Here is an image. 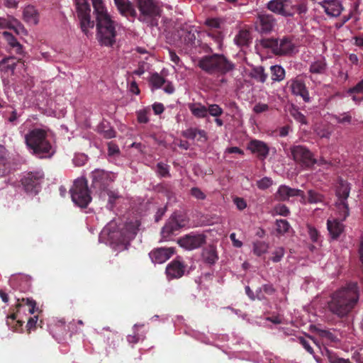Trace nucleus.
Listing matches in <instances>:
<instances>
[{
	"mask_svg": "<svg viewBox=\"0 0 363 363\" xmlns=\"http://www.w3.org/2000/svg\"><path fill=\"white\" fill-rule=\"evenodd\" d=\"M191 195L199 200H204L206 197V194L198 187L191 189Z\"/></svg>",
	"mask_w": 363,
	"mask_h": 363,
	"instance_id": "56",
	"label": "nucleus"
},
{
	"mask_svg": "<svg viewBox=\"0 0 363 363\" xmlns=\"http://www.w3.org/2000/svg\"><path fill=\"white\" fill-rule=\"evenodd\" d=\"M294 196L303 197L304 193L300 189H293L286 185H281L275 194L276 199L280 201H287L290 197Z\"/></svg>",
	"mask_w": 363,
	"mask_h": 363,
	"instance_id": "21",
	"label": "nucleus"
},
{
	"mask_svg": "<svg viewBox=\"0 0 363 363\" xmlns=\"http://www.w3.org/2000/svg\"><path fill=\"white\" fill-rule=\"evenodd\" d=\"M115 4L120 13L126 17H131L135 18L137 16V12L133 5L127 0H116Z\"/></svg>",
	"mask_w": 363,
	"mask_h": 363,
	"instance_id": "24",
	"label": "nucleus"
},
{
	"mask_svg": "<svg viewBox=\"0 0 363 363\" xmlns=\"http://www.w3.org/2000/svg\"><path fill=\"white\" fill-rule=\"evenodd\" d=\"M25 306L28 307V311L29 313L33 314L35 312L36 302L32 298H18L17 303L16 304V308H17V311L19 310V308Z\"/></svg>",
	"mask_w": 363,
	"mask_h": 363,
	"instance_id": "32",
	"label": "nucleus"
},
{
	"mask_svg": "<svg viewBox=\"0 0 363 363\" xmlns=\"http://www.w3.org/2000/svg\"><path fill=\"white\" fill-rule=\"evenodd\" d=\"M293 160L304 169H310L318 160L314 157L313 153L306 146L295 145L290 147Z\"/></svg>",
	"mask_w": 363,
	"mask_h": 363,
	"instance_id": "9",
	"label": "nucleus"
},
{
	"mask_svg": "<svg viewBox=\"0 0 363 363\" xmlns=\"http://www.w3.org/2000/svg\"><path fill=\"white\" fill-rule=\"evenodd\" d=\"M234 40L238 46H247L250 41V33L246 30H241L235 35Z\"/></svg>",
	"mask_w": 363,
	"mask_h": 363,
	"instance_id": "34",
	"label": "nucleus"
},
{
	"mask_svg": "<svg viewBox=\"0 0 363 363\" xmlns=\"http://www.w3.org/2000/svg\"><path fill=\"white\" fill-rule=\"evenodd\" d=\"M188 224V220L185 215L174 213L169 218L165 225L162 228L163 237H168L175 231L185 227Z\"/></svg>",
	"mask_w": 363,
	"mask_h": 363,
	"instance_id": "14",
	"label": "nucleus"
},
{
	"mask_svg": "<svg viewBox=\"0 0 363 363\" xmlns=\"http://www.w3.org/2000/svg\"><path fill=\"white\" fill-rule=\"evenodd\" d=\"M150 109L149 108H145L138 111L136 112V115L138 123H147L149 122L148 114L150 113Z\"/></svg>",
	"mask_w": 363,
	"mask_h": 363,
	"instance_id": "41",
	"label": "nucleus"
},
{
	"mask_svg": "<svg viewBox=\"0 0 363 363\" xmlns=\"http://www.w3.org/2000/svg\"><path fill=\"white\" fill-rule=\"evenodd\" d=\"M184 31V34L182 36L184 37V40L186 44H194L196 40V33H197V30L194 26H189L186 30L184 28L182 29Z\"/></svg>",
	"mask_w": 363,
	"mask_h": 363,
	"instance_id": "36",
	"label": "nucleus"
},
{
	"mask_svg": "<svg viewBox=\"0 0 363 363\" xmlns=\"http://www.w3.org/2000/svg\"><path fill=\"white\" fill-rule=\"evenodd\" d=\"M288 84L294 95L300 96L305 102L310 101L309 92L303 79L296 77L291 79Z\"/></svg>",
	"mask_w": 363,
	"mask_h": 363,
	"instance_id": "18",
	"label": "nucleus"
},
{
	"mask_svg": "<svg viewBox=\"0 0 363 363\" xmlns=\"http://www.w3.org/2000/svg\"><path fill=\"white\" fill-rule=\"evenodd\" d=\"M292 7H293V16L296 13L298 14L306 13L308 10L306 5L303 3L298 4H294L292 3Z\"/></svg>",
	"mask_w": 363,
	"mask_h": 363,
	"instance_id": "54",
	"label": "nucleus"
},
{
	"mask_svg": "<svg viewBox=\"0 0 363 363\" xmlns=\"http://www.w3.org/2000/svg\"><path fill=\"white\" fill-rule=\"evenodd\" d=\"M47 132L42 128H33L25 135V143L32 153L39 158H50L54 153Z\"/></svg>",
	"mask_w": 363,
	"mask_h": 363,
	"instance_id": "3",
	"label": "nucleus"
},
{
	"mask_svg": "<svg viewBox=\"0 0 363 363\" xmlns=\"http://www.w3.org/2000/svg\"><path fill=\"white\" fill-rule=\"evenodd\" d=\"M91 177L94 188L100 191L101 193L106 191L116 178L113 173L103 169H95L91 172Z\"/></svg>",
	"mask_w": 363,
	"mask_h": 363,
	"instance_id": "13",
	"label": "nucleus"
},
{
	"mask_svg": "<svg viewBox=\"0 0 363 363\" xmlns=\"http://www.w3.org/2000/svg\"><path fill=\"white\" fill-rule=\"evenodd\" d=\"M22 58H19L18 60H16L14 57H10L5 58L2 60V64L4 65V67L9 70H13L16 67V63L18 62H21Z\"/></svg>",
	"mask_w": 363,
	"mask_h": 363,
	"instance_id": "45",
	"label": "nucleus"
},
{
	"mask_svg": "<svg viewBox=\"0 0 363 363\" xmlns=\"http://www.w3.org/2000/svg\"><path fill=\"white\" fill-rule=\"evenodd\" d=\"M0 28L11 29L17 34H20L21 32L25 30L19 21L13 17H9L8 18H0Z\"/></svg>",
	"mask_w": 363,
	"mask_h": 363,
	"instance_id": "27",
	"label": "nucleus"
},
{
	"mask_svg": "<svg viewBox=\"0 0 363 363\" xmlns=\"http://www.w3.org/2000/svg\"><path fill=\"white\" fill-rule=\"evenodd\" d=\"M325 13L330 17L339 16L344 9L340 0H323L318 2Z\"/></svg>",
	"mask_w": 363,
	"mask_h": 363,
	"instance_id": "19",
	"label": "nucleus"
},
{
	"mask_svg": "<svg viewBox=\"0 0 363 363\" xmlns=\"http://www.w3.org/2000/svg\"><path fill=\"white\" fill-rule=\"evenodd\" d=\"M290 114L297 122L301 124H307V120L305 116L300 112L298 108L293 107L290 110Z\"/></svg>",
	"mask_w": 363,
	"mask_h": 363,
	"instance_id": "43",
	"label": "nucleus"
},
{
	"mask_svg": "<svg viewBox=\"0 0 363 363\" xmlns=\"http://www.w3.org/2000/svg\"><path fill=\"white\" fill-rule=\"evenodd\" d=\"M198 67L210 75L220 76L235 68L234 64L222 54L205 55L198 61Z\"/></svg>",
	"mask_w": 363,
	"mask_h": 363,
	"instance_id": "4",
	"label": "nucleus"
},
{
	"mask_svg": "<svg viewBox=\"0 0 363 363\" xmlns=\"http://www.w3.org/2000/svg\"><path fill=\"white\" fill-rule=\"evenodd\" d=\"M270 74L274 82H280L284 79L286 72L281 65H276L270 67Z\"/></svg>",
	"mask_w": 363,
	"mask_h": 363,
	"instance_id": "31",
	"label": "nucleus"
},
{
	"mask_svg": "<svg viewBox=\"0 0 363 363\" xmlns=\"http://www.w3.org/2000/svg\"><path fill=\"white\" fill-rule=\"evenodd\" d=\"M44 175L40 172H30L21 179V184L27 193L38 194L40 190Z\"/></svg>",
	"mask_w": 363,
	"mask_h": 363,
	"instance_id": "12",
	"label": "nucleus"
},
{
	"mask_svg": "<svg viewBox=\"0 0 363 363\" xmlns=\"http://www.w3.org/2000/svg\"><path fill=\"white\" fill-rule=\"evenodd\" d=\"M172 248H157L151 251L149 254L152 262L162 264L166 262L173 255Z\"/></svg>",
	"mask_w": 363,
	"mask_h": 363,
	"instance_id": "22",
	"label": "nucleus"
},
{
	"mask_svg": "<svg viewBox=\"0 0 363 363\" xmlns=\"http://www.w3.org/2000/svg\"><path fill=\"white\" fill-rule=\"evenodd\" d=\"M208 36L211 37L216 43L220 44L223 40V34L219 29L208 30Z\"/></svg>",
	"mask_w": 363,
	"mask_h": 363,
	"instance_id": "50",
	"label": "nucleus"
},
{
	"mask_svg": "<svg viewBox=\"0 0 363 363\" xmlns=\"http://www.w3.org/2000/svg\"><path fill=\"white\" fill-rule=\"evenodd\" d=\"M359 297L357 283L350 282L331 294L330 300L328 302V308L338 318H344L355 307Z\"/></svg>",
	"mask_w": 363,
	"mask_h": 363,
	"instance_id": "1",
	"label": "nucleus"
},
{
	"mask_svg": "<svg viewBox=\"0 0 363 363\" xmlns=\"http://www.w3.org/2000/svg\"><path fill=\"white\" fill-rule=\"evenodd\" d=\"M308 196V201L310 203H317L323 201V196L315 191L309 190Z\"/></svg>",
	"mask_w": 363,
	"mask_h": 363,
	"instance_id": "44",
	"label": "nucleus"
},
{
	"mask_svg": "<svg viewBox=\"0 0 363 363\" xmlns=\"http://www.w3.org/2000/svg\"><path fill=\"white\" fill-rule=\"evenodd\" d=\"M284 249L283 247H277L273 252V257H272V260L274 262H280L284 255Z\"/></svg>",
	"mask_w": 363,
	"mask_h": 363,
	"instance_id": "55",
	"label": "nucleus"
},
{
	"mask_svg": "<svg viewBox=\"0 0 363 363\" xmlns=\"http://www.w3.org/2000/svg\"><path fill=\"white\" fill-rule=\"evenodd\" d=\"M252 245V252L256 256L258 257H260L262 255L265 254L269 249V245L264 241H255Z\"/></svg>",
	"mask_w": 363,
	"mask_h": 363,
	"instance_id": "35",
	"label": "nucleus"
},
{
	"mask_svg": "<svg viewBox=\"0 0 363 363\" xmlns=\"http://www.w3.org/2000/svg\"><path fill=\"white\" fill-rule=\"evenodd\" d=\"M308 235L310 236V238L313 242H318L319 238V233L318 231L313 228V226L308 225Z\"/></svg>",
	"mask_w": 363,
	"mask_h": 363,
	"instance_id": "59",
	"label": "nucleus"
},
{
	"mask_svg": "<svg viewBox=\"0 0 363 363\" xmlns=\"http://www.w3.org/2000/svg\"><path fill=\"white\" fill-rule=\"evenodd\" d=\"M250 77L257 82L264 83L267 81L268 74L265 72L262 66L255 67L252 69Z\"/></svg>",
	"mask_w": 363,
	"mask_h": 363,
	"instance_id": "30",
	"label": "nucleus"
},
{
	"mask_svg": "<svg viewBox=\"0 0 363 363\" xmlns=\"http://www.w3.org/2000/svg\"><path fill=\"white\" fill-rule=\"evenodd\" d=\"M202 257L205 262L213 264L218 259L216 247L210 245L204 248L202 252Z\"/></svg>",
	"mask_w": 363,
	"mask_h": 363,
	"instance_id": "29",
	"label": "nucleus"
},
{
	"mask_svg": "<svg viewBox=\"0 0 363 363\" xmlns=\"http://www.w3.org/2000/svg\"><path fill=\"white\" fill-rule=\"evenodd\" d=\"M94 13L96 16V29L100 42L104 45L112 46L116 42L115 22L111 18L106 9Z\"/></svg>",
	"mask_w": 363,
	"mask_h": 363,
	"instance_id": "5",
	"label": "nucleus"
},
{
	"mask_svg": "<svg viewBox=\"0 0 363 363\" xmlns=\"http://www.w3.org/2000/svg\"><path fill=\"white\" fill-rule=\"evenodd\" d=\"M273 181L271 178L265 177L257 181V186L259 189L264 190L270 187Z\"/></svg>",
	"mask_w": 363,
	"mask_h": 363,
	"instance_id": "49",
	"label": "nucleus"
},
{
	"mask_svg": "<svg viewBox=\"0 0 363 363\" xmlns=\"http://www.w3.org/2000/svg\"><path fill=\"white\" fill-rule=\"evenodd\" d=\"M331 117L340 124H350L352 121V116L350 112H345L340 115L333 114Z\"/></svg>",
	"mask_w": 363,
	"mask_h": 363,
	"instance_id": "38",
	"label": "nucleus"
},
{
	"mask_svg": "<svg viewBox=\"0 0 363 363\" xmlns=\"http://www.w3.org/2000/svg\"><path fill=\"white\" fill-rule=\"evenodd\" d=\"M248 149L255 154L257 155L259 159H265L269 155V147L267 145L260 140H251L248 145Z\"/></svg>",
	"mask_w": 363,
	"mask_h": 363,
	"instance_id": "23",
	"label": "nucleus"
},
{
	"mask_svg": "<svg viewBox=\"0 0 363 363\" xmlns=\"http://www.w3.org/2000/svg\"><path fill=\"white\" fill-rule=\"evenodd\" d=\"M138 230V225L133 222H130L126 223L120 230L111 233L109 237L117 245H127L130 240L134 239Z\"/></svg>",
	"mask_w": 363,
	"mask_h": 363,
	"instance_id": "11",
	"label": "nucleus"
},
{
	"mask_svg": "<svg viewBox=\"0 0 363 363\" xmlns=\"http://www.w3.org/2000/svg\"><path fill=\"white\" fill-rule=\"evenodd\" d=\"M77 16L80 21L82 31L88 35L89 28L94 27V21L91 20V8L87 0H75Z\"/></svg>",
	"mask_w": 363,
	"mask_h": 363,
	"instance_id": "10",
	"label": "nucleus"
},
{
	"mask_svg": "<svg viewBox=\"0 0 363 363\" xmlns=\"http://www.w3.org/2000/svg\"><path fill=\"white\" fill-rule=\"evenodd\" d=\"M186 265L178 258L169 262L166 267V274L169 279H179L184 274Z\"/></svg>",
	"mask_w": 363,
	"mask_h": 363,
	"instance_id": "20",
	"label": "nucleus"
},
{
	"mask_svg": "<svg viewBox=\"0 0 363 363\" xmlns=\"http://www.w3.org/2000/svg\"><path fill=\"white\" fill-rule=\"evenodd\" d=\"M150 83L153 88L160 89L165 84V79L160 74L155 72L150 77Z\"/></svg>",
	"mask_w": 363,
	"mask_h": 363,
	"instance_id": "39",
	"label": "nucleus"
},
{
	"mask_svg": "<svg viewBox=\"0 0 363 363\" xmlns=\"http://www.w3.org/2000/svg\"><path fill=\"white\" fill-rule=\"evenodd\" d=\"M298 342L308 353L313 354V350L308 340L303 337H298Z\"/></svg>",
	"mask_w": 363,
	"mask_h": 363,
	"instance_id": "61",
	"label": "nucleus"
},
{
	"mask_svg": "<svg viewBox=\"0 0 363 363\" xmlns=\"http://www.w3.org/2000/svg\"><path fill=\"white\" fill-rule=\"evenodd\" d=\"M269 110V106L266 104L258 103L255 105L253 111L257 114L266 112Z\"/></svg>",
	"mask_w": 363,
	"mask_h": 363,
	"instance_id": "58",
	"label": "nucleus"
},
{
	"mask_svg": "<svg viewBox=\"0 0 363 363\" xmlns=\"http://www.w3.org/2000/svg\"><path fill=\"white\" fill-rule=\"evenodd\" d=\"M196 128H189L182 132V135L190 140H194L196 138Z\"/></svg>",
	"mask_w": 363,
	"mask_h": 363,
	"instance_id": "57",
	"label": "nucleus"
},
{
	"mask_svg": "<svg viewBox=\"0 0 363 363\" xmlns=\"http://www.w3.org/2000/svg\"><path fill=\"white\" fill-rule=\"evenodd\" d=\"M206 236L204 234L190 233L180 238L179 244L181 247L192 250L201 247L206 243Z\"/></svg>",
	"mask_w": 363,
	"mask_h": 363,
	"instance_id": "17",
	"label": "nucleus"
},
{
	"mask_svg": "<svg viewBox=\"0 0 363 363\" xmlns=\"http://www.w3.org/2000/svg\"><path fill=\"white\" fill-rule=\"evenodd\" d=\"M260 45L267 49H270L275 55L284 56L291 55L295 49L292 40L289 37L278 38H263L260 40Z\"/></svg>",
	"mask_w": 363,
	"mask_h": 363,
	"instance_id": "7",
	"label": "nucleus"
},
{
	"mask_svg": "<svg viewBox=\"0 0 363 363\" xmlns=\"http://www.w3.org/2000/svg\"><path fill=\"white\" fill-rule=\"evenodd\" d=\"M234 202L239 210H243L247 207V203L242 198L236 197Z\"/></svg>",
	"mask_w": 363,
	"mask_h": 363,
	"instance_id": "64",
	"label": "nucleus"
},
{
	"mask_svg": "<svg viewBox=\"0 0 363 363\" xmlns=\"http://www.w3.org/2000/svg\"><path fill=\"white\" fill-rule=\"evenodd\" d=\"M274 212L282 216H288L290 213L289 208L284 204H278L274 208Z\"/></svg>",
	"mask_w": 363,
	"mask_h": 363,
	"instance_id": "51",
	"label": "nucleus"
},
{
	"mask_svg": "<svg viewBox=\"0 0 363 363\" xmlns=\"http://www.w3.org/2000/svg\"><path fill=\"white\" fill-rule=\"evenodd\" d=\"M208 112L212 116L218 117L222 115L223 109L218 104H211L207 108Z\"/></svg>",
	"mask_w": 363,
	"mask_h": 363,
	"instance_id": "52",
	"label": "nucleus"
},
{
	"mask_svg": "<svg viewBox=\"0 0 363 363\" xmlns=\"http://www.w3.org/2000/svg\"><path fill=\"white\" fill-rule=\"evenodd\" d=\"M140 11L138 20L150 27L158 25V18L161 16L162 10L155 0H136Z\"/></svg>",
	"mask_w": 363,
	"mask_h": 363,
	"instance_id": "6",
	"label": "nucleus"
},
{
	"mask_svg": "<svg viewBox=\"0 0 363 363\" xmlns=\"http://www.w3.org/2000/svg\"><path fill=\"white\" fill-rule=\"evenodd\" d=\"M328 69L326 60L323 56L315 58L310 65L309 72L311 74L322 75L325 74Z\"/></svg>",
	"mask_w": 363,
	"mask_h": 363,
	"instance_id": "26",
	"label": "nucleus"
},
{
	"mask_svg": "<svg viewBox=\"0 0 363 363\" xmlns=\"http://www.w3.org/2000/svg\"><path fill=\"white\" fill-rule=\"evenodd\" d=\"M205 25L208 27V30L220 28V20L218 18H208L205 21Z\"/></svg>",
	"mask_w": 363,
	"mask_h": 363,
	"instance_id": "48",
	"label": "nucleus"
},
{
	"mask_svg": "<svg viewBox=\"0 0 363 363\" xmlns=\"http://www.w3.org/2000/svg\"><path fill=\"white\" fill-rule=\"evenodd\" d=\"M277 231L279 234H284L289 231L290 225L286 220L279 219L276 221Z\"/></svg>",
	"mask_w": 363,
	"mask_h": 363,
	"instance_id": "42",
	"label": "nucleus"
},
{
	"mask_svg": "<svg viewBox=\"0 0 363 363\" xmlns=\"http://www.w3.org/2000/svg\"><path fill=\"white\" fill-rule=\"evenodd\" d=\"M350 184L340 179L336 188V196L337 201H336V208L339 213V218L327 220V228L330 235L333 239H337L344 230V225L339 220H344L350 214L348 203L347 199L350 195Z\"/></svg>",
	"mask_w": 363,
	"mask_h": 363,
	"instance_id": "2",
	"label": "nucleus"
},
{
	"mask_svg": "<svg viewBox=\"0 0 363 363\" xmlns=\"http://www.w3.org/2000/svg\"><path fill=\"white\" fill-rule=\"evenodd\" d=\"M318 334L321 338L325 339L330 342H336L338 341L337 336L330 330H318Z\"/></svg>",
	"mask_w": 363,
	"mask_h": 363,
	"instance_id": "40",
	"label": "nucleus"
},
{
	"mask_svg": "<svg viewBox=\"0 0 363 363\" xmlns=\"http://www.w3.org/2000/svg\"><path fill=\"white\" fill-rule=\"evenodd\" d=\"M70 194L72 201L80 208H86L91 201L87 180L83 177L74 181Z\"/></svg>",
	"mask_w": 363,
	"mask_h": 363,
	"instance_id": "8",
	"label": "nucleus"
},
{
	"mask_svg": "<svg viewBox=\"0 0 363 363\" xmlns=\"http://www.w3.org/2000/svg\"><path fill=\"white\" fill-rule=\"evenodd\" d=\"M3 35L5 38L10 49L13 53L19 55L21 58L25 55L23 46L17 40V39L9 32H3Z\"/></svg>",
	"mask_w": 363,
	"mask_h": 363,
	"instance_id": "25",
	"label": "nucleus"
},
{
	"mask_svg": "<svg viewBox=\"0 0 363 363\" xmlns=\"http://www.w3.org/2000/svg\"><path fill=\"white\" fill-rule=\"evenodd\" d=\"M9 167L8 166L6 158V150L5 147L0 145V173L5 174L8 172Z\"/></svg>",
	"mask_w": 363,
	"mask_h": 363,
	"instance_id": "37",
	"label": "nucleus"
},
{
	"mask_svg": "<svg viewBox=\"0 0 363 363\" xmlns=\"http://www.w3.org/2000/svg\"><path fill=\"white\" fill-rule=\"evenodd\" d=\"M198 141L205 143L208 140V135L204 130L199 129L196 130V138Z\"/></svg>",
	"mask_w": 363,
	"mask_h": 363,
	"instance_id": "62",
	"label": "nucleus"
},
{
	"mask_svg": "<svg viewBox=\"0 0 363 363\" xmlns=\"http://www.w3.org/2000/svg\"><path fill=\"white\" fill-rule=\"evenodd\" d=\"M347 94L350 95L354 94H363V79L359 81L355 86L350 88L347 90Z\"/></svg>",
	"mask_w": 363,
	"mask_h": 363,
	"instance_id": "53",
	"label": "nucleus"
},
{
	"mask_svg": "<svg viewBox=\"0 0 363 363\" xmlns=\"http://www.w3.org/2000/svg\"><path fill=\"white\" fill-rule=\"evenodd\" d=\"M325 354L330 363H352L349 359L338 357L328 350Z\"/></svg>",
	"mask_w": 363,
	"mask_h": 363,
	"instance_id": "46",
	"label": "nucleus"
},
{
	"mask_svg": "<svg viewBox=\"0 0 363 363\" xmlns=\"http://www.w3.org/2000/svg\"><path fill=\"white\" fill-rule=\"evenodd\" d=\"M102 192L106 193L108 196V203L113 206L115 201L119 197L118 193L110 190L108 188L106 191H103Z\"/></svg>",
	"mask_w": 363,
	"mask_h": 363,
	"instance_id": "60",
	"label": "nucleus"
},
{
	"mask_svg": "<svg viewBox=\"0 0 363 363\" xmlns=\"http://www.w3.org/2000/svg\"><path fill=\"white\" fill-rule=\"evenodd\" d=\"M157 173L162 177H170L169 171V165L162 162H159L157 164Z\"/></svg>",
	"mask_w": 363,
	"mask_h": 363,
	"instance_id": "47",
	"label": "nucleus"
},
{
	"mask_svg": "<svg viewBox=\"0 0 363 363\" xmlns=\"http://www.w3.org/2000/svg\"><path fill=\"white\" fill-rule=\"evenodd\" d=\"M266 8L272 13L284 17L293 16V7L291 0H271Z\"/></svg>",
	"mask_w": 363,
	"mask_h": 363,
	"instance_id": "15",
	"label": "nucleus"
},
{
	"mask_svg": "<svg viewBox=\"0 0 363 363\" xmlns=\"http://www.w3.org/2000/svg\"><path fill=\"white\" fill-rule=\"evenodd\" d=\"M23 18L26 23L36 25L39 21V13L34 6L28 5L23 9Z\"/></svg>",
	"mask_w": 363,
	"mask_h": 363,
	"instance_id": "28",
	"label": "nucleus"
},
{
	"mask_svg": "<svg viewBox=\"0 0 363 363\" xmlns=\"http://www.w3.org/2000/svg\"><path fill=\"white\" fill-rule=\"evenodd\" d=\"M276 24V18L272 14L261 12L257 14L255 28L260 33L268 34L273 30Z\"/></svg>",
	"mask_w": 363,
	"mask_h": 363,
	"instance_id": "16",
	"label": "nucleus"
},
{
	"mask_svg": "<svg viewBox=\"0 0 363 363\" xmlns=\"http://www.w3.org/2000/svg\"><path fill=\"white\" fill-rule=\"evenodd\" d=\"M38 323V316H34L32 318H30L28 320L26 328L28 332L30 333V330L33 329H35L36 328V325Z\"/></svg>",
	"mask_w": 363,
	"mask_h": 363,
	"instance_id": "63",
	"label": "nucleus"
},
{
	"mask_svg": "<svg viewBox=\"0 0 363 363\" xmlns=\"http://www.w3.org/2000/svg\"><path fill=\"white\" fill-rule=\"evenodd\" d=\"M189 108L196 118H205L207 116V108L201 104H190Z\"/></svg>",
	"mask_w": 363,
	"mask_h": 363,
	"instance_id": "33",
	"label": "nucleus"
}]
</instances>
